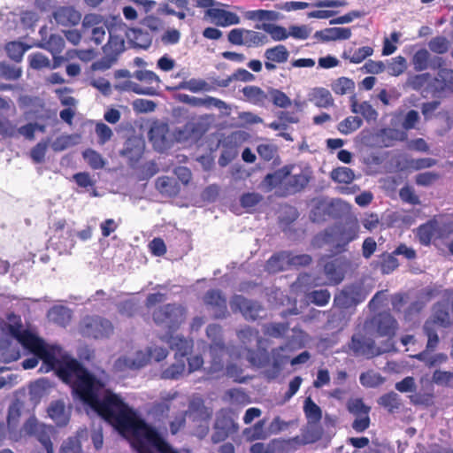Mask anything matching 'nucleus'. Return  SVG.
<instances>
[{
  "label": "nucleus",
  "mask_w": 453,
  "mask_h": 453,
  "mask_svg": "<svg viewBox=\"0 0 453 453\" xmlns=\"http://www.w3.org/2000/svg\"><path fill=\"white\" fill-rule=\"evenodd\" d=\"M349 349L356 357H363L371 359L382 354L380 348L375 341L366 334L358 332L352 335L349 342Z\"/></svg>",
  "instance_id": "nucleus-9"
},
{
  "label": "nucleus",
  "mask_w": 453,
  "mask_h": 453,
  "mask_svg": "<svg viewBox=\"0 0 453 453\" xmlns=\"http://www.w3.org/2000/svg\"><path fill=\"white\" fill-rule=\"evenodd\" d=\"M299 435L284 439H273L274 453H294L302 447Z\"/></svg>",
  "instance_id": "nucleus-26"
},
{
  "label": "nucleus",
  "mask_w": 453,
  "mask_h": 453,
  "mask_svg": "<svg viewBox=\"0 0 453 453\" xmlns=\"http://www.w3.org/2000/svg\"><path fill=\"white\" fill-rule=\"evenodd\" d=\"M256 27L258 29H263L265 32L269 34L272 39L275 42L286 40L289 36L287 29L279 25L263 23L261 26L257 25Z\"/></svg>",
  "instance_id": "nucleus-35"
},
{
  "label": "nucleus",
  "mask_w": 453,
  "mask_h": 453,
  "mask_svg": "<svg viewBox=\"0 0 453 453\" xmlns=\"http://www.w3.org/2000/svg\"><path fill=\"white\" fill-rule=\"evenodd\" d=\"M114 331L112 323L99 316H90L83 319L81 333L87 337L103 339L110 337Z\"/></svg>",
  "instance_id": "nucleus-8"
},
{
  "label": "nucleus",
  "mask_w": 453,
  "mask_h": 453,
  "mask_svg": "<svg viewBox=\"0 0 453 453\" xmlns=\"http://www.w3.org/2000/svg\"><path fill=\"white\" fill-rule=\"evenodd\" d=\"M290 52L283 44L267 48L264 52L265 67L268 72L275 71L279 65L288 62Z\"/></svg>",
  "instance_id": "nucleus-14"
},
{
  "label": "nucleus",
  "mask_w": 453,
  "mask_h": 453,
  "mask_svg": "<svg viewBox=\"0 0 453 453\" xmlns=\"http://www.w3.org/2000/svg\"><path fill=\"white\" fill-rule=\"evenodd\" d=\"M334 304L342 309H348L357 304V301L352 296L351 292L348 290H342L334 296Z\"/></svg>",
  "instance_id": "nucleus-58"
},
{
  "label": "nucleus",
  "mask_w": 453,
  "mask_h": 453,
  "mask_svg": "<svg viewBox=\"0 0 453 453\" xmlns=\"http://www.w3.org/2000/svg\"><path fill=\"white\" fill-rule=\"evenodd\" d=\"M347 410L356 416L369 414L371 408L365 404L363 399H349L347 403Z\"/></svg>",
  "instance_id": "nucleus-52"
},
{
  "label": "nucleus",
  "mask_w": 453,
  "mask_h": 453,
  "mask_svg": "<svg viewBox=\"0 0 453 453\" xmlns=\"http://www.w3.org/2000/svg\"><path fill=\"white\" fill-rule=\"evenodd\" d=\"M49 317L55 324L65 326L72 319V311L62 305L54 306L50 310Z\"/></svg>",
  "instance_id": "nucleus-31"
},
{
  "label": "nucleus",
  "mask_w": 453,
  "mask_h": 453,
  "mask_svg": "<svg viewBox=\"0 0 453 453\" xmlns=\"http://www.w3.org/2000/svg\"><path fill=\"white\" fill-rule=\"evenodd\" d=\"M133 76L140 81L145 82L148 87H152L156 90L159 88L160 78L152 71L149 70H137L133 73Z\"/></svg>",
  "instance_id": "nucleus-41"
},
{
  "label": "nucleus",
  "mask_w": 453,
  "mask_h": 453,
  "mask_svg": "<svg viewBox=\"0 0 453 453\" xmlns=\"http://www.w3.org/2000/svg\"><path fill=\"white\" fill-rule=\"evenodd\" d=\"M257 152L261 159L269 162L277 156L278 148L273 143H260L257 147Z\"/></svg>",
  "instance_id": "nucleus-51"
},
{
  "label": "nucleus",
  "mask_w": 453,
  "mask_h": 453,
  "mask_svg": "<svg viewBox=\"0 0 453 453\" xmlns=\"http://www.w3.org/2000/svg\"><path fill=\"white\" fill-rule=\"evenodd\" d=\"M2 332L17 340L26 349L37 356L45 364H54V354L58 352V345L47 344L44 340L23 328L20 316L15 313L7 315V321L1 322Z\"/></svg>",
  "instance_id": "nucleus-2"
},
{
  "label": "nucleus",
  "mask_w": 453,
  "mask_h": 453,
  "mask_svg": "<svg viewBox=\"0 0 453 453\" xmlns=\"http://www.w3.org/2000/svg\"><path fill=\"white\" fill-rule=\"evenodd\" d=\"M376 331L380 336L392 338L398 328L396 319L388 312L379 313L375 318Z\"/></svg>",
  "instance_id": "nucleus-17"
},
{
  "label": "nucleus",
  "mask_w": 453,
  "mask_h": 453,
  "mask_svg": "<svg viewBox=\"0 0 453 453\" xmlns=\"http://www.w3.org/2000/svg\"><path fill=\"white\" fill-rule=\"evenodd\" d=\"M331 88L336 95L342 96L351 93L355 88V83L349 78L340 77L332 83Z\"/></svg>",
  "instance_id": "nucleus-43"
},
{
  "label": "nucleus",
  "mask_w": 453,
  "mask_h": 453,
  "mask_svg": "<svg viewBox=\"0 0 453 453\" xmlns=\"http://www.w3.org/2000/svg\"><path fill=\"white\" fill-rule=\"evenodd\" d=\"M29 66L35 70L50 69V59L41 52L32 53L28 56Z\"/></svg>",
  "instance_id": "nucleus-54"
},
{
  "label": "nucleus",
  "mask_w": 453,
  "mask_h": 453,
  "mask_svg": "<svg viewBox=\"0 0 453 453\" xmlns=\"http://www.w3.org/2000/svg\"><path fill=\"white\" fill-rule=\"evenodd\" d=\"M310 96V100L319 108H327L334 104V98L327 88H314Z\"/></svg>",
  "instance_id": "nucleus-28"
},
{
  "label": "nucleus",
  "mask_w": 453,
  "mask_h": 453,
  "mask_svg": "<svg viewBox=\"0 0 453 453\" xmlns=\"http://www.w3.org/2000/svg\"><path fill=\"white\" fill-rule=\"evenodd\" d=\"M178 88L188 89L193 93L211 90L210 85L204 80L201 79H191L188 81L181 82L178 86Z\"/></svg>",
  "instance_id": "nucleus-50"
},
{
  "label": "nucleus",
  "mask_w": 453,
  "mask_h": 453,
  "mask_svg": "<svg viewBox=\"0 0 453 453\" xmlns=\"http://www.w3.org/2000/svg\"><path fill=\"white\" fill-rule=\"evenodd\" d=\"M288 256L285 252L273 254L266 262V269L270 273H279L285 269V260Z\"/></svg>",
  "instance_id": "nucleus-45"
},
{
  "label": "nucleus",
  "mask_w": 453,
  "mask_h": 453,
  "mask_svg": "<svg viewBox=\"0 0 453 453\" xmlns=\"http://www.w3.org/2000/svg\"><path fill=\"white\" fill-rule=\"evenodd\" d=\"M409 303V295L407 293H396L391 297V304L395 312L404 314L406 304Z\"/></svg>",
  "instance_id": "nucleus-62"
},
{
  "label": "nucleus",
  "mask_w": 453,
  "mask_h": 453,
  "mask_svg": "<svg viewBox=\"0 0 453 453\" xmlns=\"http://www.w3.org/2000/svg\"><path fill=\"white\" fill-rule=\"evenodd\" d=\"M156 187L161 194L168 196H175L179 193L175 180L168 176L158 177L156 180Z\"/></svg>",
  "instance_id": "nucleus-33"
},
{
  "label": "nucleus",
  "mask_w": 453,
  "mask_h": 453,
  "mask_svg": "<svg viewBox=\"0 0 453 453\" xmlns=\"http://www.w3.org/2000/svg\"><path fill=\"white\" fill-rule=\"evenodd\" d=\"M303 412L307 422L320 424L322 418V411L311 397H307L304 400Z\"/></svg>",
  "instance_id": "nucleus-32"
},
{
  "label": "nucleus",
  "mask_w": 453,
  "mask_h": 453,
  "mask_svg": "<svg viewBox=\"0 0 453 453\" xmlns=\"http://www.w3.org/2000/svg\"><path fill=\"white\" fill-rule=\"evenodd\" d=\"M324 272L327 278L334 284L340 283L343 279V274L339 269L337 260L326 262L324 265Z\"/></svg>",
  "instance_id": "nucleus-49"
},
{
  "label": "nucleus",
  "mask_w": 453,
  "mask_h": 453,
  "mask_svg": "<svg viewBox=\"0 0 453 453\" xmlns=\"http://www.w3.org/2000/svg\"><path fill=\"white\" fill-rule=\"evenodd\" d=\"M307 298L318 306H325L329 303L331 294L327 289L314 290L307 295Z\"/></svg>",
  "instance_id": "nucleus-55"
},
{
  "label": "nucleus",
  "mask_w": 453,
  "mask_h": 453,
  "mask_svg": "<svg viewBox=\"0 0 453 453\" xmlns=\"http://www.w3.org/2000/svg\"><path fill=\"white\" fill-rule=\"evenodd\" d=\"M114 77L117 80L126 79L124 81H119L114 84V88L119 92L131 91L138 95H156V89L152 87H142L141 85L132 81L130 79L133 74L127 69H119L115 71Z\"/></svg>",
  "instance_id": "nucleus-12"
},
{
  "label": "nucleus",
  "mask_w": 453,
  "mask_h": 453,
  "mask_svg": "<svg viewBox=\"0 0 453 453\" xmlns=\"http://www.w3.org/2000/svg\"><path fill=\"white\" fill-rule=\"evenodd\" d=\"M205 15L210 17L219 27L238 25L241 22L240 17L236 13L220 8L208 9L205 12Z\"/></svg>",
  "instance_id": "nucleus-18"
},
{
  "label": "nucleus",
  "mask_w": 453,
  "mask_h": 453,
  "mask_svg": "<svg viewBox=\"0 0 453 453\" xmlns=\"http://www.w3.org/2000/svg\"><path fill=\"white\" fill-rule=\"evenodd\" d=\"M237 429L238 426L232 418L231 411L222 409L217 413L211 440L214 443L223 441Z\"/></svg>",
  "instance_id": "nucleus-11"
},
{
  "label": "nucleus",
  "mask_w": 453,
  "mask_h": 453,
  "mask_svg": "<svg viewBox=\"0 0 453 453\" xmlns=\"http://www.w3.org/2000/svg\"><path fill=\"white\" fill-rule=\"evenodd\" d=\"M49 417L57 426H65L69 421V415L66 413L65 403L60 401H54L48 408Z\"/></svg>",
  "instance_id": "nucleus-25"
},
{
  "label": "nucleus",
  "mask_w": 453,
  "mask_h": 453,
  "mask_svg": "<svg viewBox=\"0 0 453 453\" xmlns=\"http://www.w3.org/2000/svg\"><path fill=\"white\" fill-rule=\"evenodd\" d=\"M270 95L273 104L280 108H287L291 105V99L281 90L271 88Z\"/></svg>",
  "instance_id": "nucleus-60"
},
{
  "label": "nucleus",
  "mask_w": 453,
  "mask_h": 453,
  "mask_svg": "<svg viewBox=\"0 0 453 453\" xmlns=\"http://www.w3.org/2000/svg\"><path fill=\"white\" fill-rule=\"evenodd\" d=\"M22 71L20 68L11 65L7 63H0V76L6 80L15 81L21 76Z\"/></svg>",
  "instance_id": "nucleus-61"
},
{
  "label": "nucleus",
  "mask_w": 453,
  "mask_h": 453,
  "mask_svg": "<svg viewBox=\"0 0 453 453\" xmlns=\"http://www.w3.org/2000/svg\"><path fill=\"white\" fill-rule=\"evenodd\" d=\"M351 111L353 113L361 114L363 118L368 122L372 120H376L378 117V112L372 107V105L367 101L358 103L356 99H352Z\"/></svg>",
  "instance_id": "nucleus-29"
},
{
  "label": "nucleus",
  "mask_w": 453,
  "mask_h": 453,
  "mask_svg": "<svg viewBox=\"0 0 453 453\" xmlns=\"http://www.w3.org/2000/svg\"><path fill=\"white\" fill-rule=\"evenodd\" d=\"M331 178L338 182L349 184L352 182L355 178L353 170L349 167H337L331 172Z\"/></svg>",
  "instance_id": "nucleus-47"
},
{
  "label": "nucleus",
  "mask_w": 453,
  "mask_h": 453,
  "mask_svg": "<svg viewBox=\"0 0 453 453\" xmlns=\"http://www.w3.org/2000/svg\"><path fill=\"white\" fill-rule=\"evenodd\" d=\"M206 335L211 342L209 346L211 356L209 371L211 373L222 372L225 367V356H231L230 349L225 345L222 338V327L217 324H210L206 328Z\"/></svg>",
  "instance_id": "nucleus-4"
},
{
  "label": "nucleus",
  "mask_w": 453,
  "mask_h": 453,
  "mask_svg": "<svg viewBox=\"0 0 453 453\" xmlns=\"http://www.w3.org/2000/svg\"><path fill=\"white\" fill-rule=\"evenodd\" d=\"M315 36L319 37L323 42L347 40L351 36V30L349 27H329L317 31Z\"/></svg>",
  "instance_id": "nucleus-24"
},
{
  "label": "nucleus",
  "mask_w": 453,
  "mask_h": 453,
  "mask_svg": "<svg viewBox=\"0 0 453 453\" xmlns=\"http://www.w3.org/2000/svg\"><path fill=\"white\" fill-rule=\"evenodd\" d=\"M95 132L98 138V143L101 145H104L109 142L113 135L111 127L103 122L96 123Z\"/></svg>",
  "instance_id": "nucleus-63"
},
{
  "label": "nucleus",
  "mask_w": 453,
  "mask_h": 453,
  "mask_svg": "<svg viewBox=\"0 0 453 453\" xmlns=\"http://www.w3.org/2000/svg\"><path fill=\"white\" fill-rule=\"evenodd\" d=\"M229 43L247 48H255L266 44L269 40L265 34L245 28H234L227 34Z\"/></svg>",
  "instance_id": "nucleus-7"
},
{
  "label": "nucleus",
  "mask_w": 453,
  "mask_h": 453,
  "mask_svg": "<svg viewBox=\"0 0 453 453\" xmlns=\"http://www.w3.org/2000/svg\"><path fill=\"white\" fill-rule=\"evenodd\" d=\"M310 177L303 173L289 174L283 185V196L296 194L308 185Z\"/></svg>",
  "instance_id": "nucleus-21"
},
{
  "label": "nucleus",
  "mask_w": 453,
  "mask_h": 453,
  "mask_svg": "<svg viewBox=\"0 0 453 453\" xmlns=\"http://www.w3.org/2000/svg\"><path fill=\"white\" fill-rule=\"evenodd\" d=\"M162 340L168 343L172 349L175 350V359L178 357L185 358L191 351L192 342L183 336H173V334H166Z\"/></svg>",
  "instance_id": "nucleus-19"
},
{
  "label": "nucleus",
  "mask_w": 453,
  "mask_h": 453,
  "mask_svg": "<svg viewBox=\"0 0 453 453\" xmlns=\"http://www.w3.org/2000/svg\"><path fill=\"white\" fill-rule=\"evenodd\" d=\"M237 337L248 351V360L250 363L257 367H265L269 362V357L265 352H257L254 349H248L247 347L255 342L259 345L262 338L259 335V331L251 326H245L237 332Z\"/></svg>",
  "instance_id": "nucleus-5"
},
{
  "label": "nucleus",
  "mask_w": 453,
  "mask_h": 453,
  "mask_svg": "<svg viewBox=\"0 0 453 453\" xmlns=\"http://www.w3.org/2000/svg\"><path fill=\"white\" fill-rule=\"evenodd\" d=\"M28 46L19 42H10L6 44L5 50L8 57L15 62H20Z\"/></svg>",
  "instance_id": "nucleus-42"
},
{
  "label": "nucleus",
  "mask_w": 453,
  "mask_h": 453,
  "mask_svg": "<svg viewBox=\"0 0 453 453\" xmlns=\"http://www.w3.org/2000/svg\"><path fill=\"white\" fill-rule=\"evenodd\" d=\"M288 350V345L286 344L284 346H280L278 348H274L272 349V358H273V368L276 372H279L282 366L288 362V356L284 355L283 352Z\"/></svg>",
  "instance_id": "nucleus-39"
},
{
  "label": "nucleus",
  "mask_w": 453,
  "mask_h": 453,
  "mask_svg": "<svg viewBox=\"0 0 453 453\" xmlns=\"http://www.w3.org/2000/svg\"><path fill=\"white\" fill-rule=\"evenodd\" d=\"M59 453H81V445L78 439L70 437L65 441Z\"/></svg>",
  "instance_id": "nucleus-64"
},
{
  "label": "nucleus",
  "mask_w": 453,
  "mask_h": 453,
  "mask_svg": "<svg viewBox=\"0 0 453 453\" xmlns=\"http://www.w3.org/2000/svg\"><path fill=\"white\" fill-rule=\"evenodd\" d=\"M39 47L50 51L52 55L60 54L65 47L64 39L58 35H50L48 40L39 44Z\"/></svg>",
  "instance_id": "nucleus-36"
},
{
  "label": "nucleus",
  "mask_w": 453,
  "mask_h": 453,
  "mask_svg": "<svg viewBox=\"0 0 453 453\" xmlns=\"http://www.w3.org/2000/svg\"><path fill=\"white\" fill-rule=\"evenodd\" d=\"M359 235V226L353 224H335L325 232L326 242L335 244L336 248H344Z\"/></svg>",
  "instance_id": "nucleus-6"
},
{
  "label": "nucleus",
  "mask_w": 453,
  "mask_h": 453,
  "mask_svg": "<svg viewBox=\"0 0 453 453\" xmlns=\"http://www.w3.org/2000/svg\"><path fill=\"white\" fill-rule=\"evenodd\" d=\"M363 124L361 118L357 116H349L338 124V130L343 134H349L357 130Z\"/></svg>",
  "instance_id": "nucleus-40"
},
{
  "label": "nucleus",
  "mask_w": 453,
  "mask_h": 453,
  "mask_svg": "<svg viewBox=\"0 0 453 453\" xmlns=\"http://www.w3.org/2000/svg\"><path fill=\"white\" fill-rule=\"evenodd\" d=\"M62 348L54 354V364H45L46 371H55L58 377L68 385L73 395L89 406L104 420L120 433L130 432L143 437L159 453H179L157 432L110 388L106 383L89 372L75 358L59 359Z\"/></svg>",
  "instance_id": "nucleus-1"
},
{
  "label": "nucleus",
  "mask_w": 453,
  "mask_h": 453,
  "mask_svg": "<svg viewBox=\"0 0 453 453\" xmlns=\"http://www.w3.org/2000/svg\"><path fill=\"white\" fill-rule=\"evenodd\" d=\"M438 230V222L435 219L428 220L420 225L417 229V237L422 245L427 246Z\"/></svg>",
  "instance_id": "nucleus-27"
},
{
  "label": "nucleus",
  "mask_w": 453,
  "mask_h": 453,
  "mask_svg": "<svg viewBox=\"0 0 453 453\" xmlns=\"http://www.w3.org/2000/svg\"><path fill=\"white\" fill-rule=\"evenodd\" d=\"M203 302L207 306L213 309L214 317L216 319H223L226 317L227 313L226 298L220 290H208L203 296Z\"/></svg>",
  "instance_id": "nucleus-15"
},
{
  "label": "nucleus",
  "mask_w": 453,
  "mask_h": 453,
  "mask_svg": "<svg viewBox=\"0 0 453 453\" xmlns=\"http://www.w3.org/2000/svg\"><path fill=\"white\" fill-rule=\"evenodd\" d=\"M242 93L244 99L254 105L265 106L269 101L268 94L258 86H246L242 89Z\"/></svg>",
  "instance_id": "nucleus-22"
},
{
  "label": "nucleus",
  "mask_w": 453,
  "mask_h": 453,
  "mask_svg": "<svg viewBox=\"0 0 453 453\" xmlns=\"http://www.w3.org/2000/svg\"><path fill=\"white\" fill-rule=\"evenodd\" d=\"M185 370V358L178 357L173 364L162 372L161 377L165 380H177L184 373Z\"/></svg>",
  "instance_id": "nucleus-34"
},
{
  "label": "nucleus",
  "mask_w": 453,
  "mask_h": 453,
  "mask_svg": "<svg viewBox=\"0 0 453 453\" xmlns=\"http://www.w3.org/2000/svg\"><path fill=\"white\" fill-rule=\"evenodd\" d=\"M288 323H269L265 326L264 332L271 337L280 338L288 331Z\"/></svg>",
  "instance_id": "nucleus-56"
},
{
  "label": "nucleus",
  "mask_w": 453,
  "mask_h": 453,
  "mask_svg": "<svg viewBox=\"0 0 453 453\" xmlns=\"http://www.w3.org/2000/svg\"><path fill=\"white\" fill-rule=\"evenodd\" d=\"M24 431L29 435H35L44 447L47 453H54L51 436L56 431L52 426L41 424L35 417H30L24 424Z\"/></svg>",
  "instance_id": "nucleus-10"
},
{
  "label": "nucleus",
  "mask_w": 453,
  "mask_h": 453,
  "mask_svg": "<svg viewBox=\"0 0 453 453\" xmlns=\"http://www.w3.org/2000/svg\"><path fill=\"white\" fill-rule=\"evenodd\" d=\"M151 317L157 326L165 329L167 334H173L186 320L187 309L180 303H166L155 308Z\"/></svg>",
  "instance_id": "nucleus-3"
},
{
  "label": "nucleus",
  "mask_w": 453,
  "mask_h": 453,
  "mask_svg": "<svg viewBox=\"0 0 453 453\" xmlns=\"http://www.w3.org/2000/svg\"><path fill=\"white\" fill-rule=\"evenodd\" d=\"M293 168L294 165H287L273 173H267L263 180V184L268 190L279 188L280 195L283 196V185L285 184L287 178L291 173Z\"/></svg>",
  "instance_id": "nucleus-16"
},
{
  "label": "nucleus",
  "mask_w": 453,
  "mask_h": 453,
  "mask_svg": "<svg viewBox=\"0 0 453 453\" xmlns=\"http://www.w3.org/2000/svg\"><path fill=\"white\" fill-rule=\"evenodd\" d=\"M429 58L430 53L426 49H420L417 50L411 59L414 70L421 72L426 70L429 67Z\"/></svg>",
  "instance_id": "nucleus-44"
},
{
  "label": "nucleus",
  "mask_w": 453,
  "mask_h": 453,
  "mask_svg": "<svg viewBox=\"0 0 453 453\" xmlns=\"http://www.w3.org/2000/svg\"><path fill=\"white\" fill-rule=\"evenodd\" d=\"M359 380L360 383L366 388H376L384 382V378L373 371L361 373Z\"/></svg>",
  "instance_id": "nucleus-48"
},
{
  "label": "nucleus",
  "mask_w": 453,
  "mask_h": 453,
  "mask_svg": "<svg viewBox=\"0 0 453 453\" xmlns=\"http://www.w3.org/2000/svg\"><path fill=\"white\" fill-rule=\"evenodd\" d=\"M399 266L398 259L394 252H384L380 255V269L383 274L393 273Z\"/></svg>",
  "instance_id": "nucleus-38"
},
{
  "label": "nucleus",
  "mask_w": 453,
  "mask_h": 453,
  "mask_svg": "<svg viewBox=\"0 0 453 453\" xmlns=\"http://www.w3.org/2000/svg\"><path fill=\"white\" fill-rule=\"evenodd\" d=\"M231 307L234 311H239L247 320H256L263 311L262 305L257 301L250 300L243 296L235 295L231 300Z\"/></svg>",
  "instance_id": "nucleus-13"
},
{
  "label": "nucleus",
  "mask_w": 453,
  "mask_h": 453,
  "mask_svg": "<svg viewBox=\"0 0 453 453\" xmlns=\"http://www.w3.org/2000/svg\"><path fill=\"white\" fill-rule=\"evenodd\" d=\"M56 22L64 27H73L81 19V14L72 6L58 7L53 13Z\"/></svg>",
  "instance_id": "nucleus-20"
},
{
  "label": "nucleus",
  "mask_w": 453,
  "mask_h": 453,
  "mask_svg": "<svg viewBox=\"0 0 453 453\" xmlns=\"http://www.w3.org/2000/svg\"><path fill=\"white\" fill-rule=\"evenodd\" d=\"M323 434V428L319 423L307 422L299 435L302 446L319 441Z\"/></svg>",
  "instance_id": "nucleus-23"
},
{
  "label": "nucleus",
  "mask_w": 453,
  "mask_h": 453,
  "mask_svg": "<svg viewBox=\"0 0 453 453\" xmlns=\"http://www.w3.org/2000/svg\"><path fill=\"white\" fill-rule=\"evenodd\" d=\"M407 68V61L404 57L397 56L392 58L388 65V73L392 76H399L404 73Z\"/></svg>",
  "instance_id": "nucleus-57"
},
{
  "label": "nucleus",
  "mask_w": 453,
  "mask_h": 453,
  "mask_svg": "<svg viewBox=\"0 0 453 453\" xmlns=\"http://www.w3.org/2000/svg\"><path fill=\"white\" fill-rule=\"evenodd\" d=\"M378 403L383 408L387 409L388 412L393 413L401 406V400L399 395L391 391L384 394L378 399Z\"/></svg>",
  "instance_id": "nucleus-37"
},
{
  "label": "nucleus",
  "mask_w": 453,
  "mask_h": 453,
  "mask_svg": "<svg viewBox=\"0 0 453 453\" xmlns=\"http://www.w3.org/2000/svg\"><path fill=\"white\" fill-rule=\"evenodd\" d=\"M82 156L88 165L94 170L102 169L105 165V161L102 155L92 149H88L83 151Z\"/></svg>",
  "instance_id": "nucleus-46"
},
{
  "label": "nucleus",
  "mask_w": 453,
  "mask_h": 453,
  "mask_svg": "<svg viewBox=\"0 0 453 453\" xmlns=\"http://www.w3.org/2000/svg\"><path fill=\"white\" fill-rule=\"evenodd\" d=\"M142 26L147 31H150L152 34H157L164 29L165 23L161 19L150 15L142 20Z\"/></svg>",
  "instance_id": "nucleus-53"
},
{
  "label": "nucleus",
  "mask_w": 453,
  "mask_h": 453,
  "mask_svg": "<svg viewBox=\"0 0 453 453\" xmlns=\"http://www.w3.org/2000/svg\"><path fill=\"white\" fill-rule=\"evenodd\" d=\"M0 135L4 138L16 136V125L13 124L5 115L0 112Z\"/></svg>",
  "instance_id": "nucleus-59"
},
{
  "label": "nucleus",
  "mask_w": 453,
  "mask_h": 453,
  "mask_svg": "<svg viewBox=\"0 0 453 453\" xmlns=\"http://www.w3.org/2000/svg\"><path fill=\"white\" fill-rule=\"evenodd\" d=\"M124 365L129 369L136 370L144 367L150 363V354L147 350H138L133 357H125L122 360Z\"/></svg>",
  "instance_id": "nucleus-30"
}]
</instances>
